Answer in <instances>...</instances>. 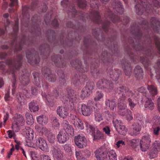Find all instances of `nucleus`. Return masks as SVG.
Masks as SVG:
<instances>
[{
  "label": "nucleus",
  "instance_id": "19",
  "mask_svg": "<svg viewBox=\"0 0 160 160\" xmlns=\"http://www.w3.org/2000/svg\"><path fill=\"white\" fill-rule=\"evenodd\" d=\"M52 151L53 156L57 160H63V152L59 148L56 146L53 147Z\"/></svg>",
  "mask_w": 160,
  "mask_h": 160
},
{
  "label": "nucleus",
  "instance_id": "24",
  "mask_svg": "<svg viewBox=\"0 0 160 160\" xmlns=\"http://www.w3.org/2000/svg\"><path fill=\"white\" fill-rule=\"evenodd\" d=\"M122 66L126 76H130L132 73V68L130 64L127 62H125L122 63Z\"/></svg>",
  "mask_w": 160,
  "mask_h": 160
},
{
  "label": "nucleus",
  "instance_id": "4",
  "mask_svg": "<svg viewBox=\"0 0 160 160\" xmlns=\"http://www.w3.org/2000/svg\"><path fill=\"white\" fill-rule=\"evenodd\" d=\"M136 2L135 6L136 13L138 15H141L145 10L148 13L151 12L150 5L146 0H133Z\"/></svg>",
  "mask_w": 160,
  "mask_h": 160
},
{
  "label": "nucleus",
  "instance_id": "62",
  "mask_svg": "<svg viewBox=\"0 0 160 160\" xmlns=\"http://www.w3.org/2000/svg\"><path fill=\"white\" fill-rule=\"evenodd\" d=\"M7 133L9 138H12L13 137L14 139L15 138L16 135L13 131L9 130L7 131Z\"/></svg>",
  "mask_w": 160,
  "mask_h": 160
},
{
  "label": "nucleus",
  "instance_id": "33",
  "mask_svg": "<svg viewBox=\"0 0 160 160\" xmlns=\"http://www.w3.org/2000/svg\"><path fill=\"white\" fill-rule=\"evenodd\" d=\"M148 89L149 91V97H150V95L152 96H154L156 95L158 93L157 89L156 87L152 85H148Z\"/></svg>",
  "mask_w": 160,
  "mask_h": 160
},
{
  "label": "nucleus",
  "instance_id": "21",
  "mask_svg": "<svg viewBox=\"0 0 160 160\" xmlns=\"http://www.w3.org/2000/svg\"><path fill=\"white\" fill-rule=\"evenodd\" d=\"M57 112L61 118H66L69 114L67 109L62 106H59L58 108Z\"/></svg>",
  "mask_w": 160,
  "mask_h": 160
},
{
  "label": "nucleus",
  "instance_id": "18",
  "mask_svg": "<svg viewBox=\"0 0 160 160\" xmlns=\"http://www.w3.org/2000/svg\"><path fill=\"white\" fill-rule=\"evenodd\" d=\"M121 74V70H119L110 69L108 73V76L113 81H117L120 75Z\"/></svg>",
  "mask_w": 160,
  "mask_h": 160
},
{
  "label": "nucleus",
  "instance_id": "31",
  "mask_svg": "<svg viewBox=\"0 0 160 160\" xmlns=\"http://www.w3.org/2000/svg\"><path fill=\"white\" fill-rule=\"evenodd\" d=\"M28 106L29 109L31 112H35L39 110V107L36 101H33L29 103Z\"/></svg>",
  "mask_w": 160,
  "mask_h": 160
},
{
  "label": "nucleus",
  "instance_id": "59",
  "mask_svg": "<svg viewBox=\"0 0 160 160\" xmlns=\"http://www.w3.org/2000/svg\"><path fill=\"white\" fill-rule=\"evenodd\" d=\"M52 125L55 127H59L60 125L56 117H53L52 118Z\"/></svg>",
  "mask_w": 160,
  "mask_h": 160
},
{
  "label": "nucleus",
  "instance_id": "37",
  "mask_svg": "<svg viewBox=\"0 0 160 160\" xmlns=\"http://www.w3.org/2000/svg\"><path fill=\"white\" fill-rule=\"evenodd\" d=\"M94 115L96 121L99 122L103 120L102 114L98 110H96L95 111Z\"/></svg>",
  "mask_w": 160,
  "mask_h": 160
},
{
  "label": "nucleus",
  "instance_id": "11",
  "mask_svg": "<svg viewBox=\"0 0 160 160\" xmlns=\"http://www.w3.org/2000/svg\"><path fill=\"white\" fill-rule=\"evenodd\" d=\"M94 87V84L93 82L88 83L86 87L84 88L82 91L81 98L83 99L86 97L89 96L92 93V91Z\"/></svg>",
  "mask_w": 160,
  "mask_h": 160
},
{
  "label": "nucleus",
  "instance_id": "54",
  "mask_svg": "<svg viewBox=\"0 0 160 160\" xmlns=\"http://www.w3.org/2000/svg\"><path fill=\"white\" fill-rule=\"evenodd\" d=\"M128 112L130 113V110L126 108L119 109L118 111V113L123 116H126L127 113Z\"/></svg>",
  "mask_w": 160,
  "mask_h": 160
},
{
  "label": "nucleus",
  "instance_id": "9",
  "mask_svg": "<svg viewBox=\"0 0 160 160\" xmlns=\"http://www.w3.org/2000/svg\"><path fill=\"white\" fill-rule=\"evenodd\" d=\"M160 151V142L155 141L152 144V148L149 153L151 158H153L156 157L158 152Z\"/></svg>",
  "mask_w": 160,
  "mask_h": 160
},
{
  "label": "nucleus",
  "instance_id": "63",
  "mask_svg": "<svg viewBox=\"0 0 160 160\" xmlns=\"http://www.w3.org/2000/svg\"><path fill=\"white\" fill-rule=\"evenodd\" d=\"M151 1L155 7L157 8H159L160 7V3L157 0H151Z\"/></svg>",
  "mask_w": 160,
  "mask_h": 160
},
{
  "label": "nucleus",
  "instance_id": "17",
  "mask_svg": "<svg viewBox=\"0 0 160 160\" xmlns=\"http://www.w3.org/2000/svg\"><path fill=\"white\" fill-rule=\"evenodd\" d=\"M23 132L26 134L25 136L27 142H30L34 137V131L32 129L28 127H26L23 130Z\"/></svg>",
  "mask_w": 160,
  "mask_h": 160
},
{
  "label": "nucleus",
  "instance_id": "26",
  "mask_svg": "<svg viewBox=\"0 0 160 160\" xmlns=\"http://www.w3.org/2000/svg\"><path fill=\"white\" fill-rule=\"evenodd\" d=\"M135 77L138 79L143 78V72L142 69L140 66H137L134 70Z\"/></svg>",
  "mask_w": 160,
  "mask_h": 160
},
{
  "label": "nucleus",
  "instance_id": "34",
  "mask_svg": "<svg viewBox=\"0 0 160 160\" xmlns=\"http://www.w3.org/2000/svg\"><path fill=\"white\" fill-rule=\"evenodd\" d=\"M105 104L107 106L109 107L112 110L116 107L115 101L114 100L108 99L106 101Z\"/></svg>",
  "mask_w": 160,
  "mask_h": 160
},
{
  "label": "nucleus",
  "instance_id": "5",
  "mask_svg": "<svg viewBox=\"0 0 160 160\" xmlns=\"http://www.w3.org/2000/svg\"><path fill=\"white\" fill-rule=\"evenodd\" d=\"M111 10L109 9L107 12L105 13L104 17L106 18L105 22L102 23V28L105 32H107L108 28L110 24L109 20H111L113 22H116L120 20V18L117 16L113 15L111 13Z\"/></svg>",
  "mask_w": 160,
  "mask_h": 160
},
{
  "label": "nucleus",
  "instance_id": "28",
  "mask_svg": "<svg viewBox=\"0 0 160 160\" xmlns=\"http://www.w3.org/2000/svg\"><path fill=\"white\" fill-rule=\"evenodd\" d=\"M133 128L130 131L129 134L132 135H136L137 132L141 130V127L140 124L138 123H134L132 125Z\"/></svg>",
  "mask_w": 160,
  "mask_h": 160
},
{
  "label": "nucleus",
  "instance_id": "15",
  "mask_svg": "<svg viewBox=\"0 0 160 160\" xmlns=\"http://www.w3.org/2000/svg\"><path fill=\"white\" fill-rule=\"evenodd\" d=\"M42 94L43 97L44 98L46 99L48 103H49V105L51 106H52L53 105V102H51L52 100V98L51 96L54 97L56 98H58V97H59L60 95L59 92L56 89L52 91V93L51 94L47 95L45 93H42Z\"/></svg>",
  "mask_w": 160,
  "mask_h": 160
},
{
  "label": "nucleus",
  "instance_id": "51",
  "mask_svg": "<svg viewBox=\"0 0 160 160\" xmlns=\"http://www.w3.org/2000/svg\"><path fill=\"white\" fill-rule=\"evenodd\" d=\"M89 3L91 7L93 9H97L98 8V5L97 4L98 1L97 0H89Z\"/></svg>",
  "mask_w": 160,
  "mask_h": 160
},
{
  "label": "nucleus",
  "instance_id": "2",
  "mask_svg": "<svg viewBox=\"0 0 160 160\" xmlns=\"http://www.w3.org/2000/svg\"><path fill=\"white\" fill-rule=\"evenodd\" d=\"M117 90L122 92V96L118 100V109L126 108L127 105L125 100L127 97H133L135 96V93L130 90L128 88L125 86H120L118 88Z\"/></svg>",
  "mask_w": 160,
  "mask_h": 160
},
{
  "label": "nucleus",
  "instance_id": "20",
  "mask_svg": "<svg viewBox=\"0 0 160 160\" xmlns=\"http://www.w3.org/2000/svg\"><path fill=\"white\" fill-rule=\"evenodd\" d=\"M112 8L114 12H116V11L117 12L121 14L123 13L124 12V9L122 7V4L119 1H115L113 2Z\"/></svg>",
  "mask_w": 160,
  "mask_h": 160
},
{
  "label": "nucleus",
  "instance_id": "45",
  "mask_svg": "<svg viewBox=\"0 0 160 160\" xmlns=\"http://www.w3.org/2000/svg\"><path fill=\"white\" fill-rule=\"evenodd\" d=\"M74 2H77L78 7L81 8H84L87 5L85 0H74Z\"/></svg>",
  "mask_w": 160,
  "mask_h": 160
},
{
  "label": "nucleus",
  "instance_id": "43",
  "mask_svg": "<svg viewBox=\"0 0 160 160\" xmlns=\"http://www.w3.org/2000/svg\"><path fill=\"white\" fill-rule=\"evenodd\" d=\"M46 79L48 81L51 82H54L56 80V75L54 74L51 73L45 77Z\"/></svg>",
  "mask_w": 160,
  "mask_h": 160
},
{
  "label": "nucleus",
  "instance_id": "25",
  "mask_svg": "<svg viewBox=\"0 0 160 160\" xmlns=\"http://www.w3.org/2000/svg\"><path fill=\"white\" fill-rule=\"evenodd\" d=\"M42 132L47 136L48 140L50 143L54 142L55 136L52 132H50L46 128H43Z\"/></svg>",
  "mask_w": 160,
  "mask_h": 160
},
{
  "label": "nucleus",
  "instance_id": "29",
  "mask_svg": "<svg viewBox=\"0 0 160 160\" xmlns=\"http://www.w3.org/2000/svg\"><path fill=\"white\" fill-rule=\"evenodd\" d=\"M144 106L145 108L151 110H153L154 108V104L150 97H146Z\"/></svg>",
  "mask_w": 160,
  "mask_h": 160
},
{
  "label": "nucleus",
  "instance_id": "61",
  "mask_svg": "<svg viewBox=\"0 0 160 160\" xmlns=\"http://www.w3.org/2000/svg\"><path fill=\"white\" fill-rule=\"evenodd\" d=\"M153 134L156 136L158 135L160 131V127L158 126L156 127L153 128Z\"/></svg>",
  "mask_w": 160,
  "mask_h": 160
},
{
  "label": "nucleus",
  "instance_id": "30",
  "mask_svg": "<svg viewBox=\"0 0 160 160\" xmlns=\"http://www.w3.org/2000/svg\"><path fill=\"white\" fill-rule=\"evenodd\" d=\"M62 125L66 130V132L71 134L70 132L73 131L72 127L69 125L68 122L67 121L63 120L62 122Z\"/></svg>",
  "mask_w": 160,
  "mask_h": 160
},
{
  "label": "nucleus",
  "instance_id": "13",
  "mask_svg": "<svg viewBox=\"0 0 160 160\" xmlns=\"http://www.w3.org/2000/svg\"><path fill=\"white\" fill-rule=\"evenodd\" d=\"M35 144L37 147L42 151H47L48 150V146L46 141L41 137L36 138Z\"/></svg>",
  "mask_w": 160,
  "mask_h": 160
},
{
  "label": "nucleus",
  "instance_id": "36",
  "mask_svg": "<svg viewBox=\"0 0 160 160\" xmlns=\"http://www.w3.org/2000/svg\"><path fill=\"white\" fill-rule=\"evenodd\" d=\"M93 137V140L100 139L103 137V134L99 130H97L95 132V131L92 134Z\"/></svg>",
  "mask_w": 160,
  "mask_h": 160
},
{
  "label": "nucleus",
  "instance_id": "22",
  "mask_svg": "<svg viewBox=\"0 0 160 160\" xmlns=\"http://www.w3.org/2000/svg\"><path fill=\"white\" fill-rule=\"evenodd\" d=\"M32 75L33 78L32 81L33 83L37 87H40L42 82L39 76L40 73L34 72L32 73Z\"/></svg>",
  "mask_w": 160,
  "mask_h": 160
},
{
  "label": "nucleus",
  "instance_id": "55",
  "mask_svg": "<svg viewBox=\"0 0 160 160\" xmlns=\"http://www.w3.org/2000/svg\"><path fill=\"white\" fill-rule=\"evenodd\" d=\"M128 142L133 148H135L138 145V142L136 139H133L129 140Z\"/></svg>",
  "mask_w": 160,
  "mask_h": 160
},
{
  "label": "nucleus",
  "instance_id": "44",
  "mask_svg": "<svg viewBox=\"0 0 160 160\" xmlns=\"http://www.w3.org/2000/svg\"><path fill=\"white\" fill-rule=\"evenodd\" d=\"M13 31L14 32V36L15 38L13 40V42L11 44V45L13 46L14 45V43L17 40L16 37V34L18 31V22L16 21L15 24L13 28Z\"/></svg>",
  "mask_w": 160,
  "mask_h": 160
},
{
  "label": "nucleus",
  "instance_id": "40",
  "mask_svg": "<svg viewBox=\"0 0 160 160\" xmlns=\"http://www.w3.org/2000/svg\"><path fill=\"white\" fill-rule=\"evenodd\" d=\"M116 130L120 134L122 135H125L127 132V130L125 126L123 125V123L119 126L118 128H116Z\"/></svg>",
  "mask_w": 160,
  "mask_h": 160
},
{
  "label": "nucleus",
  "instance_id": "8",
  "mask_svg": "<svg viewBox=\"0 0 160 160\" xmlns=\"http://www.w3.org/2000/svg\"><path fill=\"white\" fill-rule=\"evenodd\" d=\"M93 104V102L89 100L87 103V105L82 104L81 107V111L82 114L85 116H89L92 112V107Z\"/></svg>",
  "mask_w": 160,
  "mask_h": 160
},
{
  "label": "nucleus",
  "instance_id": "60",
  "mask_svg": "<svg viewBox=\"0 0 160 160\" xmlns=\"http://www.w3.org/2000/svg\"><path fill=\"white\" fill-rule=\"evenodd\" d=\"M82 153L84 156V158H88L91 155L90 151L88 149H85L84 151H82Z\"/></svg>",
  "mask_w": 160,
  "mask_h": 160
},
{
  "label": "nucleus",
  "instance_id": "49",
  "mask_svg": "<svg viewBox=\"0 0 160 160\" xmlns=\"http://www.w3.org/2000/svg\"><path fill=\"white\" fill-rule=\"evenodd\" d=\"M52 60L56 64V65L58 67H63V65H58V61H59V59L61 60V58H59V57L57 55H54L52 57Z\"/></svg>",
  "mask_w": 160,
  "mask_h": 160
},
{
  "label": "nucleus",
  "instance_id": "12",
  "mask_svg": "<svg viewBox=\"0 0 160 160\" xmlns=\"http://www.w3.org/2000/svg\"><path fill=\"white\" fill-rule=\"evenodd\" d=\"M97 160H108L107 152L102 147L97 149L94 152Z\"/></svg>",
  "mask_w": 160,
  "mask_h": 160
},
{
  "label": "nucleus",
  "instance_id": "16",
  "mask_svg": "<svg viewBox=\"0 0 160 160\" xmlns=\"http://www.w3.org/2000/svg\"><path fill=\"white\" fill-rule=\"evenodd\" d=\"M26 57L28 62L32 65L37 64L39 62V58L38 55L34 56V59H33V55L31 51L26 52Z\"/></svg>",
  "mask_w": 160,
  "mask_h": 160
},
{
  "label": "nucleus",
  "instance_id": "3",
  "mask_svg": "<svg viewBox=\"0 0 160 160\" xmlns=\"http://www.w3.org/2000/svg\"><path fill=\"white\" fill-rule=\"evenodd\" d=\"M22 59V56L19 55L16 58L14 59L13 61L10 59H8L6 61V64L9 66L12 74V82L13 87L15 85L16 82V78L14 72L15 70L18 69L21 66L22 63L21 61Z\"/></svg>",
  "mask_w": 160,
  "mask_h": 160
},
{
  "label": "nucleus",
  "instance_id": "58",
  "mask_svg": "<svg viewBox=\"0 0 160 160\" xmlns=\"http://www.w3.org/2000/svg\"><path fill=\"white\" fill-rule=\"evenodd\" d=\"M103 94L101 92H96V96L94 98V100L95 101H98L100 100L101 98H102Z\"/></svg>",
  "mask_w": 160,
  "mask_h": 160
},
{
  "label": "nucleus",
  "instance_id": "56",
  "mask_svg": "<svg viewBox=\"0 0 160 160\" xmlns=\"http://www.w3.org/2000/svg\"><path fill=\"white\" fill-rule=\"evenodd\" d=\"M113 126L116 129V128H118L119 126H120L123 123L121 120H118V119H116L113 121Z\"/></svg>",
  "mask_w": 160,
  "mask_h": 160
},
{
  "label": "nucleus",
  "instance_id": "38",
  "mask_svg": "<svg viewBox=\"0 0 160 160\" xmlns=\"http://www.w3.org/2000/svg\"><path fill=\"white\" fill-rule=\"evenodd\" d=\"M135 94L133 97H129L128 99V103L131 109H132L136 106V104L135 102L134 97H135Z\"/></svg>",
  "mask_w": 160,
  "mask_h": 160
},
{
  "label": "nucleus",
  "instance_id": "53",
  "mask_svg": "<svg viewBox=\"0 0 160 160\" xmlns=\"http://www.w3.org/2000/svg\"><path fill=\"white\" fill-rule=\"evenodd\" d=\"M85 124L86 127L87 128V129H89L90 132H91L92 134L95 131V126L90 125L87 122H85Z\"/></svg>",
  "mask_w": 160,
  "mask_h": 160
},
{
  "label": "nucleus",
  "instance_id": "10",
  "mask_svg": "<svg viewBox=\"0 0 160 160\" xmlns=\"http://www.w3.org/2000/svg\"><path fill=\"white\" fill-rule=\"evenodd\" d=\"M74 141L76 146L79 148H83L87 146V139L83 135H79L75 136Z\"/></svg>",
  "mask_w": 160,
  "mask_h": 160
},
{
  "label": "nucleus",
  "instance_id": "35",
  "mask_svg": "<svg viewBox=\"0 0 160 160\" xmlns=\"http://www.w3.org/2000/svg\"><path fill=\"white\" fill-rule=\"evenodd\" d=\"M108 155V160H117L116 153L113 150H110L107 152Z\"/></svg>",
  "mask_w": 160,
  "mask_h": 160
},
{
  "label": "nucleus",
  "instance_id": "48",
  "mask_svg": "<svg viewBox=\"0 0 160 160\" xmlns=\"http://www.w3.org/2000/svg\"><path fill=\"white\" fill-rule=\"evenodd\" d=\"M138 91L141 93H142L143 96L145 97H149V94L147 92L146 89L143 87H142L138 89Z\"/></svg>",
  "mask_w": 160,
  "mask_h": 160
},
{
  "label": "nucleus",
  "instance_id": "42",
  "mask_svg": "<svg viewBox=\"0 0 160 160\" xmlns=\"http://www.w3.org/2000/svg\"><path fill=\"white\" fill-rule=\"evenodd\" d=\"M25 116L27 120V123L28 124L31 125L34 123V120L32 115L29 114L28 112H26L25 114Z\"/></svg>",
  "mask_w": 160,
  "mask_h": 160
},
{
  "label": "nucleus",
  "instance_id": "64",
  "mask_svg": "<svg viewBox=\"0 0 160 160\" xmlns=\"http://www.w3.org/2000/svg\"><path fill=\"white\" fill-rule=\"evenodd\" d=\"M41 160H51V159L48 155L43 154L41 155Z\"/></svg>",
  "mask_w": 160,
  "mask_h": 160
},
{
  "label": "nucleus",
  "instance_id": "6",
  "mask_svg": "<svg viewBox=\"0 0 160 160\" xmlns=\"http://www.w3.org/2000/svg\"><path fill=\"white\" fill-rule=\"evenodd\" d=\"M13 122L12 123V128L16 132H18L21 126L24 125L25 120L23 117L20 114H17L13 118Z\"/></svg>",
  "mask_w": 160,
  "mask_h": 160
},
{
  "label": "nucleus",
  "instance_id": "1",
  "mask_svg": "<svg viewBox=\"0 0 160 160\" xmlns=\"http://www.w3.org/2000/svg\"><path fill=\"white\" fill-rule=\"evenodd\" d=\"M69 8L68 13L69 17H74L77 14H78L80 19H82L84 21H86L85 18L87 19L90 18L94 22L99 24L101 23L100 17L99 12L96 11V10H93L91 13V16H88L87 14L83 13L82 12H77L74 7L71 6Z\"/></svg>",
  "mask_w": 160,
  "mask_h": 160
},
{
  "label": "nucleus",
  "instance_id": "23",
  "mask_svg": "<svg viewBox=\"0 0 160 160\" xmlns=\"http://www.w3.org/2000/svg\"><path fill=\"white\" fill-rule=\"evenodd\" d=\"M57 138L59 143L63 144L67 141L68 137L67 133L62 131H60L58 134Z\"/></svg>",
  "mask_w": 160,
  "mask_h": 160
},
{
  "label": "nucleus",
  "instance_id": "32",
  "mask_svg": "<svg viewBox=\"0 0 160 160\" xmlns=\"http://www.w3.org/2000/svg\"><path fill=\"white\" fill-rule=\"evenodd\" d=\"M58 74L59 76V84L61 85H64L66 83V80L63 72L62 70H58Z\"/></svg>",
  "mask_w": 160,
  "mask_h": 160
},
{
  "label": "nucleus",
  "instance_id": "14",
  "mask_svg": "<svg viewBox=\"0 0 160 160\" xmlns=\"http://www.w3.org/2000/svg\"><path fill=\"white\" fill-rule=\"evenodd\" d=\"M97 86L99 88H108L111 89L113 87V84L112 82L107 79H103L100 80L97 84Z\"/></svg>",
  "mask_w": 160,
  "mask_h": 160
},
{
  "label": "nucleus",
  "instance_id": "57",
  "mask_svg": "<svg viewBox=\"0 0 160 160\" xmlns=\"http://www.w3.org/2000/svg\"><path fill=\"white\" fill-rule=\"evenodd\" d=\"M154 39L158 52L160 53V39L158 37L156 36L155 37Z\"/></svg>",
  "mask_w": 160,
  "mask_h": 160
},
{
  "label": "nucleus",
  "instance_id": "52",
  "mask_svg": "<svg viewBox=\"0 0 160 160\" xmlns=\"http://www.w3.org/2000/svg\"><path fill=\"white\" fill-rule=\"evenodd\" d=\"M42 72L45 77L51 73L50 69L46 67H43L42 68Z\"/></svg>",
  "mask_w": 160,
  "mask_h": 160
},
{
  "label": "nucleus",
  "instance_id": "27",
  "mask_svg": "<svg viewBox=\"0 0 160 160\" xmlns=\"http://www.w3.org/2000/svg\"><path fill=\"white\" fill-rule=\"evenodd\" d=\"M19 79L21 83L23 86L27 85L30 82L29 75L27 73L20 76Z\"/></svg>",
  "mask_w": 160,
  "mask_h": 160
},
{
  "label": "nucleus",
  "instance_id": "46",
  "mask_svg": "<svg viewBox=\"0 0 160 160\" xmlns=\"http://www.w3.org/2000/svg\"><path fill=\"white\" fill-rule=\"evenodd\" d=\"M37 121L38 123L41 124H45L47 122L48 119L43 116H39L37 118Z\"/></svg>",
  "mask_w": 160,
  "mask_h": 160
},
{
  "label": "nucleus",
  "instance_id": "50",
  "mask_svg": "<svg viewBox=\"0 0 160 160\" xmlns=\"http://www.w3.org/2000/svg\"><path fill=\"white\" fill-rule=\"evenodd\" d=\"M75 154L77 160H84L85 158L84 155L82 153V152L76 151Z\"/></svg>",
  "mask_w": 160,
  "mask_h": 160
},
{
  "label": "nucleus",
  "instance_id": "47",
  "mask_svg": "<svg viewBox=\"0 0 160 160\" xmlns=\"http://www.w3.org/2000/svg\"><path fill=\"white\" fill-rule=\"evenodd\" d=\"M73 124L76 128L78 129L82 130L84 128L83 123L80 119H79V121H76V122H73Z\"/></svg>",
  "mask_w": 160,
  "mask_h": 160
},
{
  "label": "nucleus",
  "instance_id": "41",
  "mask_svg": "<svg viewBox=\"0 0 160 160\" xmlns=\"http://www.w3.org/2000/svg\"><path fill=\"white\" fill-rule=\"evenodd\" d=\"M151 23L152 24L151 27L153 28L155 31H157V25L159 24V22L157 20V18H153L151 19Z\"/></svg>",
  "mask_w": 160,
  "mask_h": 160
},
{
  "label": "nucleus",
  "instance_id": "7",
  "mask_svg": "<svg viewBox=\"0 0 160 160\" xmlns=\"http://www.w3.org/2000/svg\"><path fill=\"white\" fill-rule=\"evenodd\" d=\"M151 140L150 135L148 134L143 136L140 142V147L142 152H145L150 146Z\"/></svg>",
  "mask_w": 160,
  "mask_h": 160
},
{
  "label": "nucleus",
  "instance_id": "39",
  "mask_svg": "<svg viewBox=\"0 0 160 160\" xmlns=\"http://www.w3.org/2000/svg\"><path fill=\"white\" fill-rule=\"evenodd\" d=\"M68 94L69 101L72 103L73 105H74V104L77 103L78 102V100L77 97V96L74 94V93L70 94L68 93Z\"/></svg>",
  "mask_w": 160,
  "mask_h": 160
}]
</instances>
